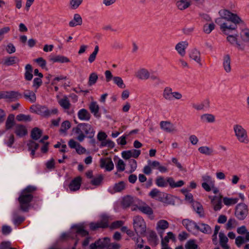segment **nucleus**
<instances>
[{
  "mask_svg": "<svg viewBox=\"0 0 249 249\" xmlns=\"http://www.w3.org/2000/svg\"><path fill=\"white\" fill-rule=\"evenodd\" d=\"M148 240L150 245L156 246L158 244V238L156 233L154 231H151L149 232Z\"/></svg>",
  "mask_w": 249,
  "mask_h": 249,
  "instance_id": "29",
  "label": "nucleus"
},
{
  "mask_svg": "<svg viewBox=\"0 0 249 249\" xmlns=\"http://www.w3.org/2000/svg\"><path fill=\"white\" fill-rule=\"evenodd\" d=\"M214 27L213 23L206 24L203 26V31L206 34H210L214 29Z\"/></svg>",
  "mask_w": 249,
  "mask_h": 249,
  "instance_id": "56",
  "label": "nucleus"
},
{
  "mask_svg": "<svg viewBox=\"0 0 249 249\" xmlns=\"http://www.w3.org/2000/svg\"><path fill=\"white\" fill-rule=\"evenodd\" d=\"M220 18H217L215 22L220 26L221 30L226 35L235 31L237 28V24L242 23L241 18L236 14L229 10L222 9L219 11Z\"/></svg>",
  "mask_w": 249,
  "mask_h": 249,
  "instance_id": "1",
  "label": "nucleus"
},
{
  "mask_svg": "<svg viewBox=\"0 0 249 249\" xmlns=\"http://www.w3.org/2000/svg\"><path fill=\"white\" fill-rule=\"evenodd\" d=\"M19 61L18 59L15 56H10L5 59L4 64L7 66L12 65Z\"/></svg>",
  "mask_w": 249,
  "mask_h": 249,
  "instance_id": "50",
  "label": "nucleus"
},
{
  "mask_svg": "<svg viewBox=\"0 0 249 249\" xmlns=\"http://www.w3.org/2000/svg\"><path fill=\"white\" fill-rule=\"evenodd\" d=\"M137 209H139L142 213L148 215H152L153 213V211L152 208L145 203H144L142 206H137Z\"/></svg>",
  "mask_w": 249,
  "mask_h": 249,
  "instance_id": "31",
  "label": "nucleus"
},
{
  "mask_svg": "<svg viewBox=\"0 0 249 249\" xmlns=\"http://www.w3.org/2000/svg\"><path fill=\"white\" fill-rule=\"evenodd\" d=\"M160 128L168 133H175L178 130L175 125L169 121H161L160 122Z\"/></svg>",
  "mask_w": 249,
  "mask_h": 249,
  "instance_id": "13",
  "label": "nucleus"
},
{
  "mask_svg": "<svg viewBox=\"0 0 249 249\" xmlns=\"http://www.w3.org/2000/svg\"><path fill=\"white\" fill-rule=\"evenodd\" d=\"M242 33L241 37L243 41L245 42H249V30L245 29L242 31Z\"/></svg>",
  "mask_w": 249,
  "mask_h": 249,
  "instance_id": "58",
  "label": "nucleus"
},
{
  "mask_svg": "<svg viewBox=\"0 0 249 249\" xmlns=\"http://www.w3.org/2000/svg\"><path fill=\"white\" fill-rule=\"evenodd\" d=\"M200 120L203 123H212L215 121V117L211 114H204L200 116Z\"/></svg>",
  "mask_w": 249,
  "mask_h": 249,
  "instance_id": "38",
  "label": "nucleus"
},
{
  "mask_svg": "<svg viewBox=\"0 0 249 249\" xmlns=\"http://www.w3.org/2000/svg\"><path fill=\"white\" fill-rule=\"evenodd\" d=\"M15 115L13 114H10L8 115L5 122V128L7 130L10 129L12 128L15 124Z\"/></svg>",
  "mask_w": 249,
  "mask_h": 249,
  "instance_id": "39",
  "label": "nucleus"
},
{
  "mask_svg": "<svg viewBox=\"0 0 249 249\" xmlns=\"http://www.w3.org/2000/svg\"><path fill=\"white\" fill-rule=\"evenodd\" d=\"M89 109L90 112L96 117H100L99 113V107L96 102L92 101L89 105Z\"/></svg>",
  "mask_w": 249,
  "mask_h": 249,
  "instance_id": "28",
  "label": "nucleus"
},
{
  "mask_svg": "<svg viewBox=\"0 0 249 249\" xmlns=\"http://www.w3.org/2000/svg\"><path fill=\"white\" fill-rule=\"evenodd\" d=\"M59 105L65 110L68 114H72L74 112L73 110L69 111L71 107V104L68 98L65 96L58 101Z\"/></svg>",
  "mask_w": 249,
  "mask_h": 249,
  "instance_id": "17",
  "label": "nucleus"
},
{
  "mask_svg": "<svg viewBox=\"0 0 249 249\" xmlns=\"http://www.w3.org/2000/svg\"><path fill=\"white\" fill-rule=\"evenodd\" d=\"M185 247L186 249H197L198 246L195 240H190L186 243Z\"/></svg>",
  "mask_w": 249,
  "mask_h": 249,
  "instance_id": "55",
  "label": "nucleus"
},
{
  "mask_svg": "<svg viewBox=\"0 0 249 249\" xmlns=\"http://www.w3.org/2000/svg\"><path fill=\"white\" fill-rule=\"evenodd\" d=\"M98 78L97 74L95 72L91 73L89 76L88 84L91 86L96 83Z\"/></svg>",
  "mask_w": 249,
  "mask_h": 249,
  "instance_id": "52",
  "label": "nucleus"
},
{
  "mask_svg": "<svg viewBox=\"0 0 249 249\" xmlns=\"http://www.w3.org/2000/svg\"><path fill=\"white\" fill-rule=\"evenodd\" d=\"M71 124L70 121H65L61 124L59 131L61 133H65L71 127Z\"/></svg>",
  "mask_w": 249,
  "mask_h": 249,
  "instance_id": "51",
  "label": "nucleus"
},
{
  "mask_svg": "<svg viewBox=\"0 0 249 249\" xmlns=\"http://www.w3.org/2000/svg\"><path fill=\"white\" fill-rule=\"evenodd\" d=\"M10 31V28L8 26H5L0 29V41L2 40L4 35L9 33Z\"/></svg>",
  "mask_w": 249,
  "mask_h": 249,
  "instance_id": "59",
  "label": "nucleus"
},
{
  "mask_svg": "<svg viewBox=\"0 0 249 249\" xmlns=\"http://www.w3.org/2000/svg\"><path fill=\"white\" fill-rule=\"evenodd\" d=\"M21 97V94L17 91H7L6 99L10 100L11 101H14Z\"/></svg>",
  "mask_w": 249,
  "mask_h": 249,
  "instance_id": "34",
  "label": "nucleus"
},
{
  "mask_svg": "<svg viewBox=\"0 0 249 249\" xmlns=\"http://www.w3.org/2000/svg\"><path fill=\"white\" fill-rule=\"evenodd\" d=\"M125 188V183L124 181H121L116 183L113 187L114 192H120Z\"/></svg>",
  "mask_w": 249,
  "mask_h": 249,
  "instance_id": "47",
  "label": "nucleus"
},
{
  "mask_svg": "<svg viewBox=\"0 0 249 249\" xmlns=\"http://www.w3.org/2000/svg\"><path fill=\"white\" fill-rule=\"evenodd\" d=\"M76 235H79L82 237H87L89 235V232L86 231L83 226H75L74 227Z\"/></svg>",
  "mask_w": 249,
  "mask_h": 249,
  "instance_id": "37",
  "label": "nucleus"
},
{
  "mask_svg": "<svg viewBox=\"0 0 249 249\" xmlns=\"http://www.w3.org/2000/svg\"><path fill=\"white\" fill-rule=\"evenodd\" d=\"M72 132L76 135V139L80 142H83L86 137L92 138L95 134L93 127L89 123H82L72 128Z\"/></svg>",
  "mask_w": 249,
  "mask_h": 249,
  "instance_id": "3",
  "label": "nucleus"
},
{
  "mask_svg": "<svg viewBox=\"0 0 249 249\" xmlns=\"http://www.w3.org/2000/svg\"><path fill=\"white\" fill-rule=\"evenodd\" d=\"M182 223L189 231L192 232L196 231L198 225L194 221L186 219L182 220Z\"/></svg>",
  "mask_w": 249,
  "mask_h": 249,
  "instance_id": "19",
  "label": "nucleus"
},
{
  "mask_svg": "<svg viewBox=\"0 0 249 249\" xmlns=\"http://www.w3.org/2000/svg\"><path fill=\"white\" fill-rule=\"evenodd\" d=\"M235 135L237 140L241 142L247 144L249 142V139L247 131L239 124H235L233 127Z\"/></svg>",
  "mask_w": 249,
  "mask_h": 249,
  "instance_id": "5",
  "label": "nucleus"
},
{
  "mask_svg": "<svg viewBox=\"0 0 249 249\" xmlns=\"http://www.w3.org/2000/svg\"><path fill=\"white\" fill-rule=\"evenodd\" d=\"M129 164L130 166V172L132 173L137 168V161L136 160H135L134 159H131V160H129Z\"/></svg>",
  "mask_w": 249,
  "mask_h": 249,
  "instance_id": "61",
  "label": "nucleus"
},
{
  "mask_svg": "<svg viewBox=\"0 0 249 249\" xmlns=\"http://www.w3.org/2000/svg\"><path fill=\"white\" fill-rule=\"evenodd\" d=\"M238 201V198H230L225 197L223 199L224 204L226 206H230L234 205L237 203Z\"/></svg>",
  "mask_w": 249,
  "mask_h": 249,
  "instance_id": "45",
  "label": "nucleus"
},
{
  "mask_svg": "<svg viewBox=\"0 0 249 249\" xmlns=\"http://www.w3.org/2000/svg\"><path fill=\"white\" fill-rule=\"evenodd\" d=\"M104 177L102 175H98L93 177L90 181V183L94 186H99L103 180Z\"/></svg>",
  "mask_w": 249,
  "mask_h": 249,
  "instance_id": "44",
  "label": "nucleus"
},
{
  "mask_svg": "<svg viewBox=\"0 0 249 249\" xmlns=\"http://www.w3.org/2000/svg\"><path fill=\"white\" fill-rule=\"evenodd\" d=\"M35 61L42 68H45L46 67V61L43 58H38L35 59Z\"/></svg>",
  "mask_w": 249,
  "mask_h": 249,
  "instance_id": "63",
  "label": "nucleus"
},
{
  "mask_svg": "<svg viewBox=\"0 0 249 249\" xmlns=\"http://www.w3.org/2000/svg\"><path fill=\"white\" fill-rule=\"evenodd\" d=\"M156 184L160 187H165L167 186V183L172 188H178L182 186L184 184V182L182 180H179L175 182L174 179L171 177H168L165 179L163 177L159 176L155 180Z\"/></svg>",
  "mask_w": 249,
  "mask_h": 249,
  "instance_id": "4",
  "label": "nucleus"
},
{
  "mask_svg": "<svg viewBox=\"0 0 249 249\" xmlns=\"http://www.w3.org/2000/svg\"><path fill=\"white\" fill-rule=\"evenodd\" d=\"M49 60L53 63L59 62L64 63L70 62V59L68 57L61 55L51 56L49 58Z\"/></svg>",
  "mask_w": 249,
  "mask_h": 249,
  "instance_id": "25",
  "label": "nucleus"
},
{
  "mask_svg": "<svg viewBox=\"0 0 249 249\" xmlns=\"http://www.w3.org/2000/svg\"><path fill=\"white\" fill-rule=\"evenodd\" d=\"M141 202L139 199L130 196H126L123 197L122 205L124 208H127L132 206V211H136L137 205L140 204Z\"/></svg>",
  "mask_w": 249,
  "mask_h": 249,
  "instance_id": "7",
  "label": "nucleus"
},
{
  "mask_svg": "<svg viewBox=\"0 0 249 249\" xmlns=\"http://www.w3.org/2000/svg\"><path fill=\"white\" fill-rule=\"evenodd\" d=\"M14 132L16 135L19 137H23L28 133L26 127L20 124H17L15 125Z\"/></svg>",
  "mask_w": 249,
  "mask_h": 249,
  "instance_id": "23",
  "label": "nucleus"
},
{
  "mask_svg": "<svg viewBox=\"0 0 249 249\" xmlns=\"http://www.w3.org/2000/svg\"><path fill=\"white\" fill-rule=\"evenodd\" d=\"M32 112L36 113L44 117L50 116V110L47 107L40 105H32L30 107Z\"/></svg>",
  "mask_w": 249,
  "mask_h": 249,
  "instance_id": "10",
  "label": "nucleus"
},
{
  "mask_svg": "<svg viewBox=\"0 0 249 249\" xmlns=\"http://www.w3.org/2000/svg\"><path fill=\"white\" fill-rule=\"evenodd\" d=\"M83 0H70L69 6L71 9L75 10L82 3Z\"/></svg>",
  "mask_w": 249,
  "mask_h": 249,
  "instance_id": "46",
  "label": "nucleus"
},
{
  "mask_svg": "<svg viewBox=\"0 0 249 249\" xmlns=\"http://www.w3.org/2000/svg\"><path fill=\"white\" fill-rule=\"evenodd\" d=\"M116 167L118 171H123L125 170V164L122 160H119Z\"/></svg>",
  "mask_w": 249,
  "mask_h": 249,
  "instance_id": "62",
  "label": "nucleus"
},
{
  "mask_svg": "<svg viewBox=\"0 0 249 249\" xmlns=\"http://www.w3.org/2000/svg\"><path fill=\"white\" fill-rule=\"evenodd\" d=\"M189 43L187 41H180L175 46V50L182 57L186 54V49L188 47Z\"/></svg>",
  "mask_w": 249,
  "mask_h": 249,
  "instance_id": "20",
  "label": "nucleus"
},
{
  "mask_svg": "<svg viewBox=\"0 0 249 249\" xmlns=\"http://www.w3.org/2000/svg\"><path fill=\"white\" fill-rule=\"evenodd\" d=\"M110 238L108 237H104L103 238L99 239L94 243L90 244L89 249H96L97 248H100L103 249L105 248H107L110 243Z\"/></svg>",
  "mask_w": 249,
  "mask_h": 249,
  "instance_id": "12",
  "label": "nucleus"
},
{
  "mask_svg": "<svg viewBox=\"0 0 249 249\" xmlns=\"http://www.w3.org/2000/svg\"><path fill=\"white\" fill-rule=\"evenodd\" d=\"M194 210L199 215L200 217L204 216V213L202 205L198 202H195L193 204Z\"/></svg>",
  "mask_w": 249,
  "mask_h": 249,
  "instance_id": "41",
  "label": "nucleus"
},
{
  "mask_svg": "<svg viewBox=\"0 0 249 249\" xmlns=\"http://www.w3.org/2000/svg\"><path fill=\"white\" fill-rule=\"evenodd\" d=\"M203 182L202 187L207 192L212 191V188L215 185V181L209 175H204L202 177Z\"/></svg>",
  "mask_w": 249,
  "mask_h": 249,
  "instance_id": "11",
  "label": "nucleus"
},
{
  "mask_svg": "<svg viewBox=\"0 0 249 249\" xmlns=\"http://www.w3.org/2000/svg\"><path fill=\"white\" fill-rule=\"evenodd\" d=\"M163 98L168 101L172 100L173 92L172 89L169 87L165 88L162 94Z\"/></svg>",
  "mask_w": 249,
  "mask_h": 249,
  "instance_id": "40",
  "label": "nucleus"
},
{
  "mask_svg": "<svg viewBox=\"0 0 249 249\" xmlns=\"http://www.w3.org/2000/svg\"><path fill=\"white\" fill-rule=\"evenodd\" d=\"M190 58L195 61L200 67L202 66L200 52L196 48H194L189 52Z\"/></svg>",
  "mask_w": 249,
  "mask_h": 249,
  "instance_id": "16",
  "label": "nucleus"
},
{
  "mask_svg": "<svg viewBox=\"0 0 249 249\" xmlns=\"http://www.w3.org/2000/svg\"><path fill=\"white\" fill-rule=\"evenodd\" d=\"M248 209L246 204L243 203L238 204L235 207V216L240 220L246 218L248 215Z\"/></svg>",
  "mask_w": 249,
  "mask_h": 249,
  "instance_id": "8",
  "label": "nucleus"
},
{
  "mask_svg": "<svg viewBox=\"0 0 249 249\" xmlns=\"http://www.w3.org/2000/svg\"><path fill=\"white\" fill-rule=\"evenodd\" d=\"M37 188L35 186L28 185L21 192L18 201L20 209L23 212L28 211L30 203L33 198V193L36 191Z\"/></svg>",
  "mask_w": 249,
  "mask_h": 249,
  "instance_id": "2",
  "label": "nucleus"
},
{
  "mask_svg": "<svg viewBox=\"0 0 249 249\" xmlns=\"http://www.w3.org/2000/svg\"><path fill=\"white\" fill-rule=\"evenodd\" d=\"M23 95L26 99L28 100L31 103H35L36 101V97L35 93L30 90H25Z\"/></svg>",
  "mask_w": 249,
  "mask_h": 249,
  "instance_id": "32",
  "label": "nucleus"
},
{
  "mask_svg": "<svg viewBox=\"0 0 249 249\" xmlns=\"http://www.w3.org/2000/svg\"><path fill=\"white\" fill-rule=\"evenodd\" d=\"M149 196L160 201H163L167 196V194L160 191L158 189L154 188L149 194Z\"/></svg>",
  "mask_w": 249,
  "mask_h": 249,
  "instance_id": "15",
  "label": "nucleus"
},
{
  "mask_svg": "<svg viewBox=\"0 0 249 249\" xmlns=\"http://www.w3.org/2000/svg\"><path fill=\"white\" fill-rule=\"evenodd\" d=\"M108 226V217L103 215L100 221L97 222H91L89 224V228L92 231H95L99 228H106Z\"/></svg>",
  "mask_w": 249,
  "mask_h": 249,
  "instance_id": "9",
  "label": "nucleus"
},
{
  "mask_svg": "<svg viewBox=\"0 0 249 249\" xmlns=\"http://www.w3.org/2000/svg\"><path fill=\"white\" fill-rule=\"evenodd\" d=\"M135 76L139 79L145 80L150 78V72L147 69L141 68L137 71Z\"/></svg>",
  "mask_w": 249,
  "mask_h": 249,
  "instance_id": "22",
  "label": "nucleus"
},
{
  "mask_svg": "<svg viewBox=\"0 0 249 249\" xmlns=\"http://www.w3.org/2000/svg\"><path fill=\"white\" fill-rule=\"evenodd\" d=\"M198 231L204 233H210L211 232L212 230L208 224L200 223L199 225H198V228L196 230V231Z\"/></svg>",
  "mask_w": 249,
  "mask_h": 249,
  "instance_id": "43",
  "label": "nucleus"
},
{
  "mask_svg": "<svg viewBox=\"0 0 249 249\" xmlns=\"http://www.w3.org/2000/svg\"><path fill=\"white\" fill-rule=\"evenodd\" d=\"M42 134V131L38 127L34 128L31 132V137L33 140H37L41 136Z\"/></svg>",
  "mask_w": 249,
  "mask_h": 249,
  "instance_id": "36",
  "label": "nucleus"
},
{
  "mask_svg": "<svg viewBox=\"0 0 249 249\" xmlns=\"http://www.w3.org/2000/svg\"><path fill=\"white\" fill-rule=\"evenodd\" d=\"M238 222L235 219L230 218L226 225V229L227 230L234 229L238 225Z\"/></svg>",
  "mask_w": 249,
  "mask_h": 249,
  "instance_id": "48",
  "label": "nucleus"
},
{
  "mask_svg": "<svg viewBox=\"0 0 249 249\" xmlns=\"http://www.w3.org/2000/svg\"><path fill=\"white\" fill-rule=\"evenodd\" d=\"M113 80L114 83L120 88L124 89L125 88V85L121 77L115 76L113 78Z\"/></svg>",
  "mask_w": 249,
  "mask_h": 249,
  "instance_id": "49",
  "label": "nucleus"
},
{
  "mask_svg": "<svg viewBox=\"0 0 249 249\" xmlns=\"http://www.w3.org/2000/svg\"><path fill=\"white\" fill-rule=\"evenodd\" d=\"M82 24V18L81 16L78 14H75L73 16V18L69 23V25L71 27H73L77 25H81Z\"/></svg>",
  "mask_w": 249,
  "mask_h": 249,
  "instance_id": "27",
  "label": "nucleus"
},
{
  "mask_svg": "<svg viewBox=\"0 0 249 249\" xmlns=\"http://www.w3.org/2000/svg\"><path fill=\"white\" fill-rule=\"evenodd\" d=\"M169 227V223L165 220H160L157 224L156 230L158 231L160 230H165Z\"/></svg>",
  "mask_w": 249,
  "mask_h": 249,
  "instance_id": "42",
  "label": "nucleus"
},
{
  "mask_svg": "<svg viewBox=\"0 0 249 249\" xmlns=\"http://www.w3.org/2000/svg\"><path fill=\"white\" fill-rule=\"evenodd\" d=\"M82 183V178L80 176L74 178L69 184V188L71 192H75L79 190Z\"/></svg>",
  "mask_w": 249,
  "mask_h": 249,
  "instance_id": "14",
  "label": "nucleus"
},
{
  "mask_svg": "<svg viewBox=\"0 0 249 249\" xmlns=\"http://www.w3.org/2000/svg\"><path fill=\"white\" fill-rule=\"evenodd\" d=\"M42 78L38 77L34 78L33 80V87H34L36 89H37L42 85V81L41 80Z\"/></svg>",
  "mask_w": 249,
  "mask_h": 249,
  "instance_id": "60",
  "label": "nucleus"
},
{
  "mask_svg": "<svg viewBox=\"0 0 249 249\" xmlns=\"http://www.w3.org/2000/svg\"><path fill=\"white\" fill-rule=\"evenodd\" d=\"M209 198L211 200V204L213 207L215 211L220 210L222 208V196H209Z\"/></svg>",
  "mask_w": 249,
  "mask_h": 249,
  "instance_id": "18",
  "label": "nucleus"
},
{
  "mask_svg": "<svg viewBox=\"0 0 249 249\" xmlns=\"http://www.w3.org/2000/svg\"><path fill=\"white\" fill-rule=\"evenodd\" d=\"M98 51L99 47L98 46L96 45L94 48V51L91 54H90L88 58V61L90 63H92L93 62L95 61Z\"/></svg>",
  "mask_w": 249,
  "mask_h": 249,
  "instance_id": "53",
  "label": "nucleus"
},
{
  "mask_svg": "<svg viewBox=\"0 0 249 249\" xmlns=\"http://www.w3.org/2000/svg\"><path fill=\"white\" fill-rule=\"evenodd\" d=\"M29 150H36L39 147V144L33 140H30L27 143Z\"/></svg>",
  "mask_w": 249,
  "mask_h": 249,
  "instance_id": "57",
  "label": "nucleus"
},
{
  "mask_svg": "<svg viewBox=\"0 0 249 249\" xmlns=\"http://www.w3.org/2000/svg\"><path fill=\"white\" fill-rule=\"evenodd\" d=\"M133 227L137 234L145 233L146 230V223L142 217L137 215L133 217Z\"/></svg>",
  "mask_w": 249,
  "mask_h": 249,
  "instance_id": "6",
  "label": "nucleus"
},
{
  "mask_svg": "<svg viewBox=\"0 0 249 249\" xmlns=\"http://www.w3.org/2000/svg\"><path fill=\"white\" fill-rule=\"evenodd\" d=\"M100 163L101 167L105 168L108 171H110L114 168L113 163L110 158L101 159Z\"/></svg>",
  "mask_w": 249,
  "mask_h": 249,
  "instance_id": "21",
  "label": "nucleus"
},
{
  "mask_svg": "<svg viewBox=\"0 0 249 249\" xmlns=\"http://www.w3.org/2000/svg\"><path fill=\"white\" fill-rule=\"evenodd\" d=\"M198 150L200 153L206 156L213 155L214 153V150L212 147L207 146H201L198 148Z\"/></svg>",
  "mask_w": 249,
  "mask_h": 249,
  "instance_id": "35",
  "label": "nucleus"
},
{
  "mask_svg": "<svg viewBox=\"0 0 249 249\" xmlns=\"http://www.w3.org/2000/svg\"><path fill=\"white\" fill-rule=\"evenodd\" d=\"M237 35L233 36V35H229L227 37V40L232 45H234L236 44L237 46V47L239 49H240L243 51L245 49L244 46H241L240 43L237 42Z\"/></svg>",
  "mask_w": 249,
  "mask_h": 249,
  "instance_id": "33",
  "label": "nucleus"
},
{
  "mask_svg": "<svg viewBox=\"0 0 249 249\" xmlns=\"http://www.w3.org/2000/svg\"><path fill=\"white\" fill-rule=\"evenodd\" d=\"M219 243L221 247L223 249H230V247L227 244L228 238L225 234L222 232H220L219 234Z\"/></svg>",
  "mask_w": 249,
  "mask_h": 249,
  "instance_id": "30",
  "label": "nucleus"
},
{
  "mask_svg": "<svg viewBox=\"0 0 249 249\" xmlns=\"http://www.w3.org/2000/svg\"><path fill=\"white\" fill-rule=\"evenodd\" d=\"M222 64L224 70L226 72L229 73L231 71V60L229 54H227L224 55Z\"/></svg>",
  "mask_w": 249,
  "mask_h": 249,
  "instance_id": "24",
  "label": "nucleus"
},
{
  "mask_svg": "<svg viewBox=\"0 0 249 249\" xmlns=\"http://www.w3.org/2000/svg\"><path fill=\"white\" fill-rule=\"evenodd\" d=\"M6 50L8 53L11 54L16 52V48L12 43H10L7 45Z\"/></svg>",
  "mask_w": 249,
  "mask_h": 249,
  "instance_id": "64",
  "label": "nucleus"
},
{
  "mask_svg": "<svg viewBox=\"0 0 249 249\" xmlns=\"http://www.w3.org/2000/svg\"><path fill=\"white\" fill-rule=\"evenodd\" d=\"M77 115L78 118L82 121H88L91 117L90 113L85 108L80 109L78 112Z\"/></svg>",
  "mask_w": 249,
  "mask_h": 249,
  "instance_id": "26",
  "label": "nucleus"
},
{
  "mask_svg": "<svg viewBox=\"0 0 249 249\" xmlns=\"http://www.w3.org/2000/svg\"><path fill=\"white\" fill-rule=\"evenodd\" d=\"M16 119L19 122H30L31 121V118L30 115H26L23 114H19L16 117Z\"/></svg>",
  "mask_w": 249,
  "mask_h": 249,
  "instance_id": "54",
  "label": "nucleus"
}]
</instances>
